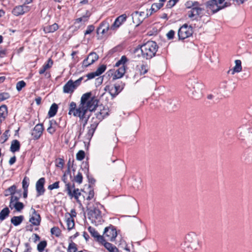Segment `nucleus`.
Instances as JSON below:
<instances>
[{
    "label": "nucleus",
    "mask_w": 252,
    "mask_h": 252,
    "mask_svg": "<svg viewBox=\"0 0 252 252\" xmlns=\"http://www.w3.org/2000/svg\"><path fill=\"white\" fill-rule=\"evenodd\" d=\"M91 92L83 94L81 98L80 103L76 108V104L74 102H71L69 106L68 114L75 117H79L80 119L85 121L83 125V128L87 123V119L85 115L88 110L92 111L97 106V100L94 97H92Z\"/></svg>",
    "instance_id": "1"
},
{
    "label": "nucleus",
    "mask_w": 252,
    "mask_h": 252,
    "mask_svg": "<svg viewBox=\"0 0 252 252\" xmlns=\"http://www.w3.org/2000/svg\"><path fill=\"white\" fill-rule=\"evenodd\" d=\"M158 46L157 43L153 41H148L141 46L140 48H136L133 52L135 58L142 57L147 60L152 58L156 55L158 51Z\"/></svg>",
    "instance_id": "2"
},
{
    "label": "nucleus",
    "mask_w": 252,
    "mask_h": 252,
    "mask_svg": "<svg viewBox=\"0 0 252 252\" xmlns=\"http://www.w3.org/2000/svg\"><path fill=\"white\" fill-rule=\"evenodd\" d=\"M102 206L97 202H89L87 203L88 219L95 225L101 224L103 221L100 210Z\"/></svg>",
    "instance_id": "3"
},
{
    "label": "nucleus",
    "mask_w": 252,
    "mask_h": 252,
    "mask_svg": "<svg viewBox=\"0 0 252 252\" xmlns=\"http://www.w3.org/2000/svg\"><path fill=\"white\" fill-rule=\"evenodd\" d=\"M189 83L191 85L190 90L193 96L195 98L201 97L202 95L203 85L196 79L190 80Z\"/></svg>",
    "instance_id": "4"
},
{
    "label": "nucleus",
    "mask_w": 252,
    "mask_h": 252,
    "mask_svg": "<svg viewBox=\"0 0 252 252\" xmlns=\"http://www.w3.org/2000/svg\"><path fill=\"white\" fill-rule=\"evenodd\" d=\"M152 14V12L149 14L148 12L145 13L144 11L139 12L135 11L131 14V16L133 23L136 25V26H138L143 22L145 18L151 16Z\"/></svg>",
    "instance_id": "5"
},
{
    "label": "nucleus",
    "mask_w": 252,
    "mask_h": 252,
    "mask_svg": "<svg viewBox=\"0 0 252 252\" xmlns=\"http://www.w3.org/2000/svg\"><path fill=\"white\" fill-rule=\"evenodd\" d=\"M192 29L191 26L184 24L178 30V36L180 39H184L191 36Z\"/></svg>",
    "instance_id": "6"
},
{
    "label": "nucleus",
    "mask_w": 252,
    "mask_h": 252,
    "mask_svg": "<svg viewBox=\"0 0 252 252\" xmlns=\"http://www.w3.org/2000/svg\"><path fill=\"white\" fill-rule=\"evenodd\" d=\"M117 235V231L113 226H110L105 227L103 235V239L105 238L107 241H113Z\"/></svg>",
    "instance_id": "7"
},
{
    "label": "nucleus",
    "mask_w": 252,
    "mask_h": 252,
    "mask_svg": "<svg viewBox=\"0 0 252 252\" xmlns=\"http://www.w3.org/2000/svg\"><path fill=\"white\" fill-rule=\"evenodd\" d=\"M228 6L227 2H225L223 5H217L216 0H209L206 3V8L211 10L213 13H216L220 10Z\"/></svg>",
    "instance_id": "8"
},
{
    "label": "nucleus",
    "mask_w": 252,
    "mask_h": 252,
    "mask_svg": "<svg viewBox=\"0 0 252 252\" xmlns=\"http://www.w3.org/2000/svg\"><path fill=\"white\" fill-rule=\"evenodd\" d=\"M31 9L29 6L25 4L15 6L12 10V13L16 16H19L29 12Z\"/></svg>",
    "instance_id": "9"
},
{
    "label": "nucleus",
    "mask_w": 252,
    "mask_h": 252,
    "mask_svg": "<svg viewBox=\"0 0 252 252\" xmlns=\"http://www.w3.org/2000/svg\"><path fill=\"white\" fill-rule=\"evenodd\" d=\"M126 19L127 16L126 14L119 16L115 19L114 23L110 27V30L113 31L117 30L126 21Z\"/></svg>",
    "instance_id": "10"
},
{
    "label": "nucleus",
    "mask_w": 252,
    "mask_h": 252,
    "mask_svg": "<svg viewBox=\"0 0 252 252\" xmlns=\"http://www.w3.org/2000/svg\"><path fill=\"white\" fill-rule=\"evenodd\" d=\"M32 214L30 218V222L32 224L35 226L39 225L41 221V218L39 214H38L35 210L33 208H32Z\"/></svg>",
    "instance_id": "11"
},
{
    "label": "nucleus",
    "mask_w": 252,
    "mask_h": 252,
    "mask_svg": "<svg viewBox=\"0 0 252 252\" xmlns=\"http://www.w3.org/2000/svg\"><path fill=\"white\" fill-rule=\"evenodd\" d=\"M204 10V8L202 7H198L195 9H190L188 12V16L189 18L192 20L197 19L198 16L201 15Z\"/></svg>",
    "instance_id": "12"
},
{
    "label": "nucleus",
    "mask_w": 252,
    "mask_h": 252,
    "mask_svg": "<svg viewBox=\"0 0 252 252\" xmlns=\"http://www.w3.org/2000/svg\"><path fill=\"white\" fill-rule=\"evenodd\" d=\"M65 189L70 198L71 199L74 198L76 200L79 189H75L74 185H71L69 184H67L65 185Z\"/></svg>",
    "instance_id": "13"
},
{
    "label": "nucleus",
    "mask_w": 252,
    "mask_h": 252,
    "mask_svg": "<svg viewBox=\"0 0 252 252\" xmlns=\"http://www.w3.org/2000/svg\"><path fill=\"white\" fill-rule=\"evenodd\" d=\"M43 126L41 124H37L32 132V135L34 139H38L42 134Z\"/></svg>",
    "instance_id": "14"
},
{
    "label": "nucleus",
    "mask_w": 252,
    "mask_h": 252,
    "mask_svg": "<svg viewBox=\"0 0 252 252\" xmlns=\"http://www.w3.org/2000/svg\"><path fill=\"white\" fill-rule=\"evenodd\" d=\"M45 182L44 178H40L36 183V190L37 191V196H38L43 194L45 192L44 185Z\"/></svg>",
    "instance_id": "15"
},
{
    "label": "nucleus",
    "mask_w": 252,
    "mask_h": 252,
    "mask_svg": "<svg viewBox=\"0 0 252 252\" xmlns=\"http://www.w3.org/2000/svg\"><path fill=\"white\" fill-rule=\"evenodd\" d=\"M88 229L92 236L96 238L98 242L101 243H103V242H105V240L103 239V236L99 235L98 233L95 230L94 228L91 226H89Z\"/></svg>",
    "instance_id": "16"
},
{
    "label": "nucleus",
    "mask_w": 252,
    "mask_h": 252,
    "mask_svg": "<svg viewBox=\"0 0 252 252\" xmlns=\"http://www.w3.org/2000/svg\"><path fill=\"white\" fill-rule=\"evenodd\" d=\"M97 125L98 123L97 122H94L91 124L90 127H88V132L85 135V137L87 140H90L92 138Z\"/></svg>",
    "instance_id": "17"
},
{
    "label": "nucleus",
    "mask_w": 252,
    "mask_h": 252,
    "mask_svg": "<svg viewBox=\"0 0 252 252\" xmlns=\"http://www.w3.org/2000/svg\"><path fill=\"white\" fill-rule=\"evenodd\" d=\"M97 125L98 123L97 122H94L91 124L90 127H88V132L85 135V137L87 140H90L92 138Z\"/></svg>",
    "instance_id": "18"
},
{
    "label": "nucleus",
    "mask_w": 252,
    "mask_h": 252,
    "mask_svg": "<svg viewBox=\"0 0 252 252\" xmlns=\"http://www.w3.org/2000/svg\"><path fill=\"white\" fill-rule=\"evenodd\" d=\"M75 89L73 81L71 80H69L63 87V93L67 94L72 93Z\"/></svg>",
    "instance_id": "19"
},
{
    "label": "nucleus",
    "mask_w": 252,
    "mask_h": 252,
    "mask_svg": "<svg viewBox=\"0 0 252 252\" xmlns=\"http://www.w3.org/2000/svg\"><path fill=\"white\" fill-rule=\"evenodd\" d=\"M109 28V24L106 22H102L97 29V34H103L106 33Z\"/></svg>",
    "instance_id": "20"
},
{
    "label": "nucleus",
    "mask_w": 252,
    "mask_h": 252,
    "mask_svg": "<svg viewBox=\"0 0 252 252\" xmlns=\"http://www.w3.org/2000/svg\"><path fill=\"white\" fill-rule=\"evenodd\" d=\"M186 7L188 9H193L202 7V4L194 0H189L185 3Z\"/></svg>",
    "instance_id": "21"
},
{
    "label": "nucleus",
    "mask_w": 252,
    "mask_h": 252,
    "mask_svg": "<svg viewBox=\"0 0 252 252\" xmlns=\"http://www.w3.org/2000/svg\"><path fill=\"white\" fill-rule=\"evenodd\" d=\"M126 72V66H121L115 71L113 79H119L123 76Z\"/></svg>",
    "instance_id": "22"
},
{
    "label": "nucleus",
    "mask_w": 252,
    "mask_h": 252,
    "mask_svg": "<svg viewBox=\"0 0 252 252\" xmlns=\"http://www.w3.org/2000/svg\"><path fill=\"white\" fill-rule=\"evenodd\" d=\"M235 65L233 68L232 70H229L228 71V73L231 72L232 75L234 74L235 73L239 72L242 70V66H241V61L239 60H235Z\"/></svg>",
    "instance_id": "23"
},
{
    "label": "nucleus",
    "mask_w": 252,
    "mask_h": 252,
    "mask_svg": "<svg viewBox=\"0 0 252 252\" xmlns=\"http://www.w3.org/2000/svg\"><path fill=\"white\" fill-rule=\"evenodd\" d=\"M49 126L48 127L47 130L50 134H53L58 127V124L56 121L52 120L49 122Z\"/></svg>",
    "instance_id": "24"
},
{
    "label": "nucleus",
    "mask_w": 252,
    "mask_h": 252,
    "mask_svg": "<svg viewBox=\"0 0 252 252\" xmlns=\"http://www.w3.org/2000/svg\"><path fill=\"white\" fill-rule=\"evenodd\" d=\"M59 29L57 24L54 23L52 25H48L44 27L43 31L45 33L53 32Z\"/></svg>",
    "instance_id": "25"
},
{
    "label": "nucleus",
    "mask_w": 252,
    "mask_h": 252,
    "mask_svg": "<svg viewBox=\"0 0 252 252\" xmlns=\"http://www.w3.org/2000/svg\"><path fill=\"white\" fill-rule=\"evenodd\" d=\"M83 193L81 192V190L79 189L77 192V197H76V201L80 205H82V202L85 201V195L87 194V193L82 190Z\"/></svg>",
    "instance_id": "26"
},
{
    "label": "nucleus",
    "mask_w": 252,
    "mask_h": 252,
    "mask_svg": "<svg viewBox=\"0 0 252 252\" xmlns=\"http://www.w3.org/2000/svg\"><path fill=\"white\" fill-rule=\"evenodd\" d=\"M104 90L106 91H108L110 95L113 97H115L119 94V91H117V87H114V86H106Z\"/></svg>",
    "instance_id": "27"
},
{
    "label": "nucleus",
    "mask_w": 252,
    "mask_h": 252,
    "mask_svg": "<svg viewBox=\"0 0 252 252\" xmlns=\"http://www.w3.org/2000/svg\"><path fill=\"white\" fill-rule=\"evenodd\" d=\"M105 247V248L109 252H119V250L117 248V247L112 245V244L106 242L105 241L102 243Z\"/></svg>",
    "instance_id": "28"
},
{
    "label": "nucleus",
    "mask_w": 252,
    "mask_h": 252,
    "mask_svg": "<svg viewBox=\"0 0 252 252\" xmlns=\"http://www.w3.org/2000/svg\"><path fill=\"white\" fill-rule=\"evenodd\" d=\"M24 220L23 216H14L11 219V222L14 225L17 226L21 223Z\"/></svg>",
    "instance_id": "29"
},
{
    "label": "nucleus",
    "mask_w": 252,
    "mask_h": 252,
    "mask_svg": "<svg viewBox=\"0 0 252 252\" xmlns=\"http://www.w3.org/2000/svg\"><path fill=\"white\" fill-rule=\"evenodd\" d=\"M9 207L11 209L15 208L17 211L20 212L23 210L24 206L23 203L18 201L14 203V204H9Z\"/></svg>",
    "instance_id": "30"
},
{
    "label": "nucleus",
    "mask_w": 252,
    "mask_h": 252,
    "mask_svg": "<svg viewBox=\"0 0 252 252\" xmlns=\"http://www.w3.org/2000/svg\"><path fill=\"white\" fill-rule=\"evenodd\" d=\"M7 114V107L3 105L0 107V123L6 117Z\"/></svg>",
    "instance_id": "31"
},
{
    "label": "nucleus",
    "mask_w": 252,
    "mask_h": 252,
    "mask_svg": "<svg viewBox=\"0 0 252 252\" xmlns=\"http://www.w3.org/2000/svg\"><path fill=\"white\" fill-rule=\"evenodd\" d=\"M10 210L8 207H5L0 212V220H4L9 215Z\"/></svg>",
    "instance_id": "32"
},
{
    "label": "nucleus",
    "mask_w": 252,
    "mask_h": 252,
    "mask_svg": "<svg viewBox=\"0 0 252 252\" xmlns=\"http://www.w3.org/2000/svg\"><path fill=\"white\" fill-rule=\"evenodd\" d=\"M108 115V113L107 109H103V110H100L99 112H97L95 114L96 117L98 120H101L105 117Z\"/></svg>",
    "instance_id": "33"
},
{
    "label": "nucleus",
    "mask_w": 252,
    "mask_h": 252,
    "mask_svg": "<svg viewBox=\"0 0 252 252\" xmlns=\"http://www.w3.org/2000/svg\"><path fill=\"white\" fill-rule=\"evenodd\" d=\"M20 148V143L17 140H14L12 141L11 146L10 150L12 152H15L19 150Z\"/></svg>",
    "instance_id": "34"
},
{
    "label": "nucleus",
    "mask_w": 252,
    "mask_h": 252,
    "mask_svg": "<svg viewBox=\"0 0 252 252\" xmlns=\"http://www.w3.org/2000/svg\"><path fill=\"white\" fill-rule=\"evenodd\" d=\"M191 236V238L192 239V240L190 241L191 245L189 246L191 247H193L194 249H196V246L198 244V242L197 238L195 234H192V235H189L188 240L189 241V238L190 236Z\"/></svg>",
    "instance_id": "35"
},
{
    "label": "nucleus",
    "mask_w": 252,
    "mask_h": 252,
    "mask_svg": "<svg viewBox=\"0 0 252 252\" xmlns=\"http://www.w3.org/2000/svg\"><path fill=\"white\" fill-rule=\"evenodd\" d=\"M57 110L58 105L55 103L53 104L50 107V108L48 112V116L50 117L54 116L57 112Z\"/></svg>",
    "instance_id": "36"
},
{
    "label": "nucleus",
    "mask_w": 252,
    "mask_h": 252,
    "mask_svg": "<svg viewBox=\"0 0 252 252\" xmlns=\"http://www.w3.org/2000/svg\"><path fill=\"white\" fill-rule=\"evenodd\" d=\"M88 59L90 61V63L92 64L94 63L98 59V56L94 52H92L89 54L87 57Z\"/></svg>",
    "instance_id": "37"
},
{
    "label": "nucleus",
    "mask_w": 252,
    "mask_h": 252,
    "mask_svg": "<svg viewBox=\"0 0 252 252\" xmlns=\"http://www.w3.org/2000/svg\"><path fill=\"white\" fill-rule=\"evenodd\" d=\"M67 229L70 230L74 226V220L72 216H69L66 220Z\"/></svg>",
    "instance_id": "38"
},
{
    "label": "nucleus",
    "mask_w": 252,
    "mask_h": 252,
    "mask_svg": "<svg viewBox=\"0 0 252 252\" xmlns=\"http://www.w3.org/2000/svg\"><path fill=\"white\" fill-rule=\"evenodd\" d=\"M127 60L126 56H123L121 57V59L119 60L115 64L116 66L120 67L121 66H126L125 63Z\"/></svg>",
    "instance_id": "39"
},
{
    "label": "nucleus",
    "mask_w": 252,
    "mask_h": 252,
    "mask_svg": "<svg viewBox=\"0 0 252 252\" xmlns=\"http://www.w3.org/2000/svg\"><path fill=\"white\" fill-rule=\"evenodd\" d=\"M65 161L64 158H56L55 160L56 165L57 167L63 169Z\"/></svg>",
    "instance_id": "40"
},
{
    "label": "nucleus",
    "mask_w": 252,
    "mask_h": 252,
    "mask_svg": "<svg viewBox=\"0 0 252 252\" xmlns=\"http://www.w3.org/2000/svg\"><path fill=\"white\" fill-rule=\"evenodd\" d=\"M77 250V245L73 242H71L67 249V252H76Z\"/></svg>",
    "instance_id": "41"
},
{
    "label": "nucleus",
    "mask_w": 252,
    "mask_h": 252,
    "mask_svg": "<svg viewBox=\"0 0 252 252\" xmlns=\"http://www.w3.org/2000/svg\"><path fill=\"white\" fill-rule=\"evenodd\" d=\"M46 69H45L43 66L40 69L39 71V73L40 74H44V77L46 78H49L51 77V74L49 72L46 71Z\"/></svg>",
    "instance_id": "42"
},
{
    "label": "nucleus",
    "mask_w": 252,
    "mask_h": 252,
    "mask_svg": "<svg viewBox=\"0 0 252 252\" xmlns=\"http://www.w3.org/2000/svg\"><path fill=\"white\" fill-rule=\"evenodd\" d=\"M47 242L45 241H42L39 242L37 245V249L39 252H41L46 247Z\"/></svg>",
    "instance_id": "43"
},
{
    "label": "nucleus",
    "mask_w": 252,
    "mask_h": 252,
    "mask_svg": "<svg viewBox=\"0 0 252 252\" xmlns=\"http://www.w3.org/2000/svg\"><path fill=\"white\" fill-rule=\"evenodd\" d=\"M51 233L57 237H59L61 234V230L58 227H53L51 229Z\"/></svg>",
    "instance_id": "44"
},
{
    "label": "nucleus",
    "mask_w": 252,
    "mask_h": 252,
    "mask_svg": "<svg viewBox=\"0 0 252 252\" xmlns=\"http://www.w3.org/2000/svg\"><path fill=\"white\" fill-rule=\"evenodd\" d=\"M26 86V83L24 81H20L16 84V89L19 92Z\"/></svg>",
    "instance_id": "45"
},
{
    "label": "nucleus",
    "mask_w": 252,
    "mask_h": 252,
    "mask_svg": "<svg viewBox=\"0 0 252 252\" xmlns=\"http://www.w3.org/2000/svg\"><path fill=\"white\" fill-rule=\"evenodd\" d=\"M74 181L79 184L82 182L83 176L80 172H78L77 174L74 177Z\"/></svg>",
    "instance_id": "46"
},
{
    "label": "nucleus",
    "mask_w": 252,
    "mask_h": 252,
    "mask_svg": "<svg viewBox=\"0 0 252 252\" xmlns=\"http://www.w3.org/2000/svg\"><path fill=\"white\" fill-rule=\"evenodd\" d=\"M106 69V66L104 65H102L100 66L95 71L96 75L98 76L101 74Z\"/></svg>",
    "instance_id": "47"
},
{
    "label": "nucleus",
    "mask_w": 252,
    "mask_h": 252,
    "mask_svg": "<svg viewBox=\"0 0 252 252\" xmlns=\"http://www.w3.org/2000/svg\"><path fill=\"white\" fill-rule=\"evenodd\" d=\"M243 128V127H240L238 129V132L240 133V135L242 137H244L245 135H247V134L249 133V128H245L244 130V131H242Z\"/></svg>",
    "instance_id": "48"
},
{
    "label": "nucleus",
    "mask_w": 252,
    "mask_h": 252,
    "mask_svg": "<svg viewBox=\"0 0 252 252\" xmlns=\"http://www.w3.org/2000/svg\"><path fill=\"white\" fill-rule=\"evenodd\" d=\"M29 179L26 177L24 178L22 181V187L24 189H28L29 187Z\"/></svg>",
    "instance_id": "49"
},
{
    "label": "nucleus",
    "mask_w": 252,
    "mask_h": 252,
    "mask_svg": "<svg viewBox=\"0 0 252 252\" xmlns=\"http://www.w3.org/2000/svg\"><path fill=\"white\" fill-rule=\"evenodd\" d=\"M179 0H169L167 4H166V7L168 8H172L173 6H174L176 3H177V2Z\"/></svg>",
    "instance_id": "50"
},
{
    "label": "nucleus",
    "mask_w": 252,
    "mask_h": 252,
    "mask_svg": "<svg viewBox=\"0 0 252 252\" xmlns=\"http://www.w3.org/2000/svg\"><path fill=\"white\" fill-rule=\"evenodd\" d=\"M10 95L7 93H0V102L8 99Z\"/></svg>",
    "instance_id": "51"
},
{
    "label": "nucleus",
    "mask_w": 252,
    "mask_h": 252,
    "mask_svg": "<svg viewBox=\"0 0 252 252\" xmlns=\"http://www.w3.org/2000/svg\"><path fill=\"white\" fill-rule=\"evenodd\" d=\"M53 63V62L52 60L51 59H49L48 60L47 63H45L43 65V66L45 69H46V70H48V69H49L50 68H51L52 67Z\"/></svg>",
    "instance_id": "52"
},
{
    "label": "nucleus",
    "mask_w": 252,
    "mask_h": 252,
    "mask_svg": "<svg viewBox=\"0 0 252 252\" xmlns=\"http://www.w3.org/2000/svg\"><path fill=\"white\" fill-rule=\"evenodd\" d=\"M59 188V182H56L53 184L50 185L48 189L49 190H53L54 189H58Z\"/></svg>",
    "instance_id": "53"
},
{
    "label": "nucleus",
    "mask_w": 252,
    "mask_h": 252,
    "mask_svg": "<svg viewBox=\"0 0 252 252\" xmlns=\"http://www.w3.org/2000/svg\"><path fill=\"white\" fill-rule=\"evenodd\" d=\"M94 30V27L93 25H90L87 27V30L84 32L85 35L90 34Z\"/></svg>",
    "instance_id": "54"
},
{
    "label": "nucleus",
    "mask_w": 252,
    "mask_h": 252,
    "mask_svg": "<svg viewBox=\"0 0 252 252\" xmlns=\"http://www.w3.org/2000/svg\"><path fill=\"white\" fill-rule=\"evenodd\" d=\"M19 197L14 195V194L11 195L9 204H14L15 202H18Z\"/></svg>",
    "instance_id": "55"
},
{
    "label": "nucleus",
    "mask_w": 252,
    "mask_h": 252,
    "mask_svg": "<svg viewBox=\"0 0 252 252\" xmlns=\"http://www.w3.org/2000/svg\"><path fill=\"white\" fill-rule=\"evenodd\" d=\"M94 197V191L93 189H90L86 199L88 201L92 200Z\"/></svg>",
    "instance_id": "56"
},
{
    "label": "nucleus",
    "mask_w": 252,
    "mask_h": 252,
    "mask_svg": "<svg viewBox=\"0 0 252 252\" xmlns=\"http://www.w3.org/2000/svg\"><path fill=\"white\" fill-rule=\"evenodd\" d=\"M88 20V16H83L82 17L76 19V23H80L82 22H86Z\"/></svg>",
    "instance_id": "57"
},
{
    "label": "nucleus",
    "mask_w": 252,
    "mask_h": 252,
    "mask_svg": "<svg viewBox=\"0 0 252 252\" xmlns=\"http://www.w3.org/2000/svg\"><path fill=\"white\" fill-rule=\"evenodd\" d=\"M148 70V66L147 65L143 64L141 66L140 73H141V74H144L147 72Z\"/></svg>",
    "instance_id": "58"
},
{
    "label": "nucleus",
    "mask_w": 252,
    "mask_h": 252,
    "mask_svg": "<svg viewBox=\"0 0 252 252\" xmlns=\"http://www.w3.org/2000/svg\"><path fill=\"white\" fill-rule=\"evenodd\" d=\"M7 189L8 191H9V193H10L11 195L14 194L16 189V186L13 185L8 188Z\"/></svg>",
    "instance_id": "59"
},
{
    "label": "nucleus",
    "mask_w": 252,
    "mask_h": 252,
    "mask_svg": "<svg viewBox=\"0 0 252 252\" xmlns=\"http://www.w3.org/2000/svg\"><path fill=\"white\" fill-rule=\"evenodd\" d=\"M175 34V32L173 30H170L167 34L166 36L168 39H172L173 38Z\"/></svg>",
    "instance_id": "60"
},
{
    "label": "nucleus",
    "mask_w": 252,
    "mask_h": 252,
    "mask_svg": "<svg viewBox=\"0 0 252 252\" xmlns=\"http://www.w3.org/2000/svg\"><path fill=\"white\" fill-rule=\"evenodd\" d=\"M86 76L87 77V79H92L93 78H94L96 76H98V75H96V74L95 73V72L94 71L93 72L88 73L86 75Z\"/></svg>",
    "instance_id": "61"
},
{
    "label": "nucleus",
    "mask_w": 252,
    "mask_h": 252,
    "mask_svg": "<svg viewBox=\"0 0 252 252\" xmlns=\"http://www.w3.org/2000/svg\"><path fill=\"white\" fill-rule=\"evenodd\" d=\"M82 80L83 77H80L75 81H73V86H74L75 89L80 85Z\"/></svg>",
    "instance_id": "62"
},
{
    "label": "nucleus",
    "mask_w": 252,
    "mask_h": 252,
    "mask_svg": "<svg viewBox=\"0 0 252 252\" xmlns=\"http://www.w3.org/2000/svg\"><path fill=\"white\" fill-rule=\"evenodd\" d=\"M153 7H155L156 8V9H157V10L159 9L161 7H162V6L163 5V3L162 2H160L159 1V2L158 3H155L154 4H153Z\"/></svg>",
    "instance_id": "63"
},
{
    "label": "nucleus",
    "mask_w": 252,
    "mask_h": 252,
    "mask_svg": "<svg viewBox=\"0 0 252 252\" xmlns=\"http://www.w3.org/2000/svg\"><path fill=\"white\" fill-rule=\"evenodd\" d=\"M85 152L83 150H80L77 154H76V158H85Z\"/></svg>",
    "instance_id": "64"
}]
</instances>
